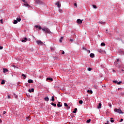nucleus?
Segmentation results:
<instances>
[{
  "instance_id": "nucleus-1",
  "label": "nucleus",
  "mask_w": 124,
  "mask_h": 124,
  "mask_svg": "<svg viewBox=\"0 0 124 124\" xmlns=\"http://www.w3.org/2000/svg\"><path fill=\"white\" fill-rule=\"evenodd\" d=\"M42 31H45V32L47 33H51V31H50V30L48 28H43Z\"/></svg>"
},
{
  "instance_id": "nucleus-2",
  "label": "nucleus",
  "mask_w": 124,
  "mask_h": 124,
  "mask_svg": "<svg viewBox=\"0 0 124 124\" xmlns=\"http://www.w3.org/2000/svg\"><path fill=\"white\" fill-rule=\"evenodd\" d=\"M114 112H116L119 114H124V112L120 109L115 108Z\"/></svg>"
},
{
  "instance_id": "nucleus-3",
  "label": "nucleus",
  "mask_w": 124,
  "mask_h": 124,
  "mask_svg": "<svg viewBox=\"0 0 124 124\" xmlns=\"http://www.w3.org/2000/svg\"><path fill=\"white\" fill-rule=\"evenodd\" d=\"M36 43L38 44V45H43V42L40 40H37L36 41Z\"/></svg>"
},
{
  "instance_id": "nucleus-4",
  "label": "nucleus",
  "mask_w": 124,
  "mask_h": 124,
  "mask_svg": "<svg viewBox=\"0 0 124 124\" xmlns=\"http://www.w3.org/2000/svg\"><path fill=\"white\" fill-rule=\"evenodd\" d=\"M82 22H83V20L78 19L77 20V23H78V24H82Z\"/></svg>"
},
{
  "instance_id": "nucleus-5",
  "label": "nucleus",
  "mask_w": 124,
  "mask_h": 124,
  "mask_svg": "<svg viewBox=\"0 0 124 124\" xmlns=\"http://www.w3.org/2000/svg\"><path fill=\"white\" fill-rule=\"evenodd\" d=\"M35 3L37 4H41V3H42V2L40 0H36Z\"/></svg>"
},
{
  "instance_id": "nucleus-6",
  "label": "nucleus",
  "mask_w": 124,
  "mask_h": 124,
  "mask_svg": "<svg viewBox=\"0 0 124 124\" xmlns=\"http://www.w3.org/2000/svg\"><path fill=\"white\" fill-rule=\"evenodd\" d=\"M56 5H57L58 7H59V8L60 7H61V6H62L61 4L60 3V1H58L57 3H56Z\"/></svg>"
},
{
  "instance_id": "nucleus-7",
  "label": "nucleus",
  "mask_w": 124,
  "mask_h": 124,
  "mask_svg": "<svg viewBox=\"0 0 124 124\" xmlns=\"http://www.w3.org/2000/svg\"><path fill=\"white\" fill-rule=\"evenodd\" d=\"M24 5L25 6H26L27 7H30L31 6L30 5V4H28V2H25V4H24Z\"/></svg>"
},
{
  "instance_id": "nucleus-8",
  "label": "nucleus",
  "mask_w": 124,
  "mask_h": 124,
  "mask_svg": "<svg viewBox=\"0 0 124 124\" xmlns=\"http://www.w3.org/2000/svg\"><path fill=\"white\" fill-rule=\"evenodd\" d=\"M3 73H6V72H8V70L6 68H3Z\"/></svg>"
},
{
  "instance_id": "nucleus-9",
  "label": "nucleus",
  "mask_w": 124,
  "mask_h": 124,
  "mask_svg": "<svg viewBox=\"0 0 124 124\" xmlns=\"http://www.w3.org/2000/svg\"><path fill=\"white\" fill-rule=\"evenodd\" d=\"M22 42H27L28 41V38H25L24 39L21 40Z\"/></svg>"
},
{
  "instance_id": "nucleus-10",
  "label": "nucleus",
  "mask_w": 124,
  "mask_h": 124,
  "mask_svg": "<svg viewBox=\"0 0 124 124\" xmlns=\"http://www.w3.org/2000/svg\"><path fill=\"white\" fill-rule=\"evenodd\" d=\"M29 93H33V92H34V89L33 88H32L31 90V89H29Z\"/></svg>"
},
{
  "instance_id": "nucleus-11",
  "label": "nucleus",
  "mask_w": 124,
  "mask_h": 124,
  "mask_svg": "<svg viewBox=\"0 0 124 124\" xmlns=\"http://www.w3.org/2000/svg\"><path fill=\"white\" fill-rule=\"evenodd\" d=\"M16 20L18 21V22H21V17H20V16H18L16 18Z\"/></svg>"
},
{
  "instance_id": "nucleus-12",
  "label": "nucleus",
  "mask_w": 124,
  "mask_h": 124,
  "mask_svg": "<svg viewBox=\"0 0 124 124\" xmlns=\"http://www.w3.org/2000/svg\"><path fill=\"white\" fill-rule=\"evenodd\" d=\"M98 23L99 24H101V25H104V24H105V22L102 21H100Z\"/></svg>"
},
{
  "instance_id": "nucleus-13",
  "label": "nucleus",
  "mask_w": 124,
  "mask_h": 124,
  "mask_svg": "<svg viewBox=\"0 0 124 124\" xmlns=\"http://www.w3.org/2000/svg\"><path fill=\"white\" fill-rule=\"evenodd\" d=\"M47 80H49V81H53V78H47L46 79V81H47Z\"/></svg>"
},
{
  "instance_id": "nucleus-14",
  "label": "nucleus",
  "mask_w": 124,
  "mask_h": 124,
  "mask_svg": "<svg viewBox=\"0 0 124 124\" xmlns=\"http://www.w3.org/2000/svg\"><path fill=\"white\" fill-rule=\"evenodd\" d=\"M90 57L91 58H94V54L93 53H91L90 54Z\"/></svg>"
},
{
  "instance_id": "nucleus-15",
  "label": "nucleus",
  "mask_w": 124,
  "mask_h": 124,
  "mask_svg": "<svg viewBox=\"0 0 124 124\" xmlns=\"http://www.w3.org/2000/svg\"><path fill=\"white\" fill-rule=\"evenodd\" d=\"M28 83H33V80H32V79H29L28 80Z\"/></svg>"
},
{
  "instance_id": "nucleus-16",
  "label": "nucleus",
  "mask_w": 124,
  "mask_h": 124,
  "mask_svg": "<svg viewBox=\"0 0 124 124\" xmlns=\"http://www.w3.org/2000/svg\"><path fill=\"white\" fill-rule=\"evenodd\" d=\"M60 103H61L60 102H58V104H57L58 107L61 108L62 106V105H60Z\"/></svg>"
},
{
  "instance_id": "nucleus-17",
  "label": "nucleus",
  "mask_w": 124,
  "mask_h": 124,
  "mask_svg": "<svg viewBox=\"0 0 124 124\" xmlns=\"http://www.w3.org/2000/svg\"><path fill=\"white\" fill-rule=\"evenodd\" d=\"M45 101H49V98L48 97H46L44 98Z\"/></svg>"
},
{
  "instance_id": "nucleus-18",
  "label": "nucleus",
  "mask_w": 124,
  "mask_h": 124,
  "mask_svg": "<svg viewBox=\"0 0 124 124\" xmlns=\"http://www.w3.org/2000/svg\"><path fill=\"white\" fill-rule=\"evenodd\" d=\"M51 104L52 105V106H54V107H57V105L54 103H51Z\"/></svg>"
},
{
  "instance_id": "nucleus-19",
  "label": "nucleus",
  "mask_w": 124,
  "mask_h": 124,
  "mask_svg": "<svg viewBox=\"0 0 124 124\" xmlns=\"http://www.w3.org/2000/svg\"><path fill=\"white\" fill-rule=\"evenodd\" d=\"M18 23V21H17V20H14L13 24H14L15 25L17 24Z\"/></svg>"
},
{
  "instance_id": "nucleus-20",
  "label": "nucleus",
  "mask_w": 124,
  "mask_h": 124,
  "mask_svg": "<svg viewBox=\"0 0 124 124\" xmlns=\"http://www.w3.org/2000/svg\"><path fill=\"white\" fill-rule=\"evenodd\" d=\"M77 111V108H75L74 109V110L73 111V113H74V114H75Z\"/></svg>"
},
{
  "instance_id": "nucleus-21",
  "label": "nucleus",
  "mask_w": 124,
  "mask_h": 124,
  "mask_svg": "<svg viewBox=\"0 0 124 124\" xmlns=\"http://www.w3.org/2000/svg\"><path fill=\"white\" fill-rule=\"evenodd\" d=\"M100 108H101V103H99V105L98 106V109H100Z\"/></svg>"
},
{
  "instance_id": "nucleus-22",
  "label": "nucleus",
  "mask_w": 124,
  "mask_h": 124,
  "mask_svg": "<svg viewBox=\"0 0 124 124\" xmlns=\"http://www.w3.org/2000/svg\"><path fill=\"white\" fill-rule=\"evenodd\" d=\"M87 93H93V91L92 90H88Z\"/></svg>"
},
{
  "instance_id": "nucleus-23",
  "label": "nucleus",
  "mask_w": 124,
  "mask_h": 124,
  "mask_svg": "<svg viewBox=\"0 0 124 124\" xmlns=\"http://www.w3.org/2000/svg\"><path fill=\"white\" fill-rule=\"evenodd\" d=\"M1 84L2 85H3V84H5V81H4V80H2V81L1 82Z\"/></svg>"
},
{
  "instance_id": "nucleus-24",
  "label": "nucleus",
  "mask_w": 124,
  "mask_h": 124,
  "mask_svg": "<svg viewBox=\"0 0 124 124\" xmlns=\"http://www.w3.org/2000/svg\"><path fill=\"white\" fill-rule=\"evenodd\" d=\"M51 101H55V98H54V96H52L51 97Z\"/></svg>"
},
{
  "instance_id": "nucleus-25",
  "label": "nucleus",
  "mask_w": 124,
  "mask_h": 124,
  "mask_svg": "<svg viewBox=\"0 0 124 124\" xmlns=\"http://www.w3.org/2000/svg\"><path fill=\"white\" fill-rule=\"evenodd\" d=\"M22 76H23V77H24V79H25V78H27V77L26 76V75H25V74H23L22 75Z\"/></svg>"
},
{
  "instance_id": "nucleus-26",
  "label": "nucleus",
  "mask_w": 124,
  "mask_h": 124,
  "mask_svg": "<svg viewBox=\"0 0 124 124\" xmlns=\"http://www.w3.org/2000/svg\"><path fill=\"white\" fill-rule=\"evenodd\" d=\"M62 39H63V37H62L60 39V42H62Z\"/></svg>"
},
{
  "instance_id": "nucleus-27",
  "label": "nucleus",
  "mask_w": 124,
  "mask_h": 124,
  "mask_svg": "<svg viewBox=\"0 0 124 124\" xmlns=\"http://www.w3.org/2000/svg\"><path fill=\"white\" fill-rule=\"evenodd\" d=\"M78 102L79 104H83V100H79Z\"/></svg>"
},
{
  "instance_id": "nucleus-28",
  "label": "nucleus",
  "mask_w": 124,
  "mask_h": 124,
  "mask_svg": "<svg viewBox=\"0 0 124 124\" xmlns=\"http://www.w3.org/2000/svg\"><path fill=\"white\" fill-rule=\"evenodd\" d=\"M64 105L65 107H68V105H67V104L66 103H65L64 104Z\"/></svg>"
},
{
  "instance_id": "nucleus-29",
  "label": "nucleus",
  "mask_w": 124,
  "mask_h": 124,
  "mask_svg": "<svg viewBox=\"0 0 124 124\" xmlns=\"http://www.w3.org/2000/svg\"><path fill=\"white\" fill-rule=\"evenodd\" d=\"M101 46H105V43H102L101 44Z\"/></svg>"
},
{
  "instance_id": "nucleus-30",
  "label": "nucleus",
  "mask_w": 124,
  "mask_h": 124,
  "mask_svg": "<svg viewBox=\"0 0 124 124\" xmlns=\"http://www.w3.org/2000/svg\"><path fill=\"white\" fill-rule=\"evenodd\" d=\"M50 50L51 51H54V50H55V48H54L53 47H50Z\"/></svg>"
},
{
  "instance_id": "nucleus-31",
  "label": "nucleus",
  "mask_w": 124,
  "mask_h": 124,
  "mask_svg": "<svg viewBox=\"0 0 124 124\" xmlns=\"http://www.w3.org/2000/svg\"><path fill=\"white\" fill-rule=\"evenodd\" d=\"M26 121H30V117H26Z\"/></svg>"
},
{
  "instance_id": "nucleus-32",
  "label": "nucleus",
  "mask_w": 124,
  "mask_h": 124,
  "mask_svg": "<svg viewBox=\"0 0 124 124\" xmlns=\"http://www.w3.org/2000/svg\"><path fill=\"white\" fill-rule=\"evenodd\" d=\"M86 123H91V119L88 120L86 121Z\"/></svg>"
},
{
  "instance_id": "nucleus-33",
  "label": "nucleus",
  "mask_w": 124,
  "mask_h": 124,
  "mask_svg": "<svg viewBox=\"0 0 124 124\" xmlns=\"http://www.w3.org/2000/svg\"><path fill=\"white\" fill-rule=\"evenodd\" d=\"M93 8H95V9H96V5H93Z\"/></svg>"
},
{
  "instance_id": "nucleus-34",
  "label": "nucleus",
  "mask_w": 124,
  "mask_h": 124,
  "mask_svg": "<svg viewBox=\"0 0 124 124\" xmlns=\"http://www.w3.org/2000/svg\"><path fill=\"white\" fill-rule=\"evenodd\" d=\"M113 82L118 84V81L117 80H113Z\"/></svg>"
},
{
  "instance_id": "nucleus-35",
  "label": "nucleus",
  "mask_w": 124,
  "mask_h": 124,
  "mask_svg": "<svg viewBox=\"0 0 124 124\" xmlns=\"http://www.w3.org/2000/svg\"><path fill=\"white\" fill-rule=\"evenodd\" d=\"M59 11L60 13H62V10L61 9H59Z\"/></svg>"
},
{
  "instance_id": "nucleus-36",
  "label": "nucleus",
  "mask_w": 124,
  "mask_h": 124,
  "mask_svg": "<svg viewBox=\"0 0 124 124\" xmlns=\"http://www.w3.org/2000/svg\"><path fill=\"white\" fill-rule=\"evenodd\" d=\"M88 71H91L92 70V68H88Z\"/></svg>"
},
{
  "instance_id": "nucleus-37",
  "label": "nucleus",
  "mask_w": 124,
  "mask_h": 124,
  "mask_svg": "<svg viewBox=\"0 0 124 124\" xmlns=\"http://www.w3.org/2000/svg\"><path fill=\"white\" fill-rule=\"evenodd\" d=\"M121 83H122V81L117 82V84L118 85H120V84H121Z\"/></svg>"
},
{
  "instance_id": "nucleus-38",
  "label": "nucleus",
  "mask_w": 124,
  "mask_h": 124,
  "mask_svg": "<svg viewBox=\"0 0 124 124\" xmlns=\"http://www.w3.org/2000/svg\"><path fill=\"white\" fill-rule=\"evenodd\" d=\"M22 0V1H23V2H24L25 3L26 2H27V1H26V0Z\"/></svg>"
},
{
  "instance_id": "nucleus-39",
  "label": "nucleus",
  "mask_w": 124,
  "mask_h": 124,
  "mask_svg": "<svg viewBox=\"0 0 124 124\" xmlns=\"http://www.w3.org/2000/svg\"><path fill=\"white\" fill-rule=\"evenodd\" d=\"M12 66H13V67H14V68H16V66H15V65H12Z\"/></svg>"
},
{
  "instance_id": "nucleus-40",
  "label": "nucleus",
  "mask_w": 124,
  "mask_h": 124,
  "mask_svg": "<svg viewBox=\"0 0 124 124\" xmlns=\"http://www.w3.org/2000/svg\"><path fill=\"white\" fill-rule=\"evenodd\" d=\"M7 97L8 99H10L11 97L10 96V95H8Z\"/></svg>"
},
{
  "instance_id": "nucleus-41",
  "label": "nucleus",
  "mask_w": 124,
  "mask_h": 124,
  "mask_svg": "<svg viewBox=\"0 0 124 124\" xmlns=\"http://www.w3.org/2000/svg\"><path fill=\"white\" fill-rule=\"evenodd\" d=\"M74 5H75V6H76V7H77V3H75Z\"/></svg>"
},
{
  "instance_id": "nucleus-42",
  "label": "nucleus",
  "mask_w": 124,
  "mask_h": 124,
  "mask_svg": "<svg viewBox=\"0 0 124 124\" xmlns=\"http://www.w3.org/2000/svg\"><path fill=\"white\" fill-rule=\"evenodd\" d=\"M0 23H1V24H3V22H2V19H1V20H0Z\"/></svg>"
},
{
  "instance_id": "nucleus-43",
  "label": "nucleus",
  "mask_w": 124,
  "mask_h": 124,
  "mask_svg": "<svg viewBox=\"0 0 124 124\" xmlns=\"http://www.w3.org/2000/svg\"><path fill=\"white\" fill-rule=\"evenodd\" d=\"M2 49H3V47L0 46V50H2Z\"/></svg>"
},
{
  "instance_id": "nucleus-44",
  "label": "nucleus",
  "mask_w": 124,
  "mask_h": 124,
  "mask_svg": "<svg viewBox=\"0 0 124 124\" xmlns=\"http://www.w3.org/2000/svg\"><path fill=\"white\" fill-rule=\"evenodd\" d=\"M110 122H111V123H114V122H115V121L113 120H111Z\"/></svg>"
},
{
  "instance_id": "nucleus-45",
  "label": "nucleus",
  "mask_w": 124,
  "mask_h": 124,
  "mask_svg": "<svg viewBox=\"0 0 124 124\" xmlns=\"http://www.w3.org/2000/svg\"><path fill=\"white\" fill-rule=\"evenodd\" d=\"M38 28H39V30H41V29H42L41 26H39Z\"/></svg>"
},
{
  "instance_id": "nucleus-46",
  "label": "nucleus",
  "mask_w": 124,
  "mask_h": 124,
  "mask_svg": "<svg viewBox=\"0 0 124 124\" xmlns=\"http://www.w3.org/2000/svg\"><path fill=\"white\" fill-rule=\"evenodd\" d=\"M39 27V26H38V25H36L35 26V28H38V27Z\"/></svg>"
},
{
  "instance_id": "nucleus-47",
  "label": "nucleus",
  "mask_w": 124,
  "mask_h": 124,
  "mask_svg": "<svg viewBox=\"0 0 124 124\" xmlns=\"http://www.w3.org/2000/svg\"><path fill=\"white\" fill-rule=\"evenodd\" d=\"M70 40V41H71V42H73V41H74L73 39H71Z\"/></svg>"
},
{
  "instance_id": "nucleus-48",
  "label": "nucleus",
  "mask_w": 124,
  "mask_h": 124,
  "mask_svg": "<svg viewBox=\"0 0 124 124\" xmlns=\"http://www.w3.org/2000/svg\"><path fill=\"white\" fill-rule=\"evenodd\" d=\"M5 113H6V112H5V111H4L3 112V115H4L5 114Z\"/></svg>"
},
{
  "instance_id": "nucleus-49",
  "label": "nucleus",
  "mask_w": 124,
  "mask_h": 124,
  "mask_svg": "<svg viewBox=\"0 0 124 124\" xmlns=\"http://www.w3.org/2000/svg\"><path fill=\"white\" fill-rule=\"evenodd\" d=\"M123 121H124V119H121V120H120V123H122V122H123Z\"/></svg>"
},
{
  "instance_id": "nucleus-50",
  "label": "nucleus",
  "mask_w": 124,
  "mask_h": 124,
  "mask_svg": "<svg viewBox=\"0 0 124 124\" xmlns=\"http://www.w3.org/2000/svg\"><path fill=\"white\" fill-rule=\"evenodd\" d=\"M99 52L100 53H101V52H102V50L100 49V50H99Z\"/></svg>"
},
{
  "instance_id": "nucleus-51",
  "label": "nucleus",
  "mask_w": 124,
  "mask_h": 124,
  "mask_svg": "<svg viewBox=\"0 0 124 124\" xmlns=\"http://www.w3.org/2000/svg\"><path fill=\"white\" fill-rule=\"evenodd\" d=\"M88 53L90 54V53H91V51L90 50H88Z\"/></svg>"
},
{
  "instance_id": "nucleus-52",
  "label": "nucleus",
  "mask_w": 124,
  "mask_h": 124,
  "mask_svg": "<svg viewBox=\"0 0 124 124\" xmlns=\"http://www.w3.org/2000/svg\"><path fill=\"white\" fill-rule=\"evenodd\" d=\"M62 54H64V51H62Z\"/></svg>"
},
{
  "instance_id": "nucleus-53",
  "label": "nucleus",
  "mask_w": 124,
  "mask_h": 124,
  "mask_svg": "<svg viewBox=\"0 0 124 124\" xmlns=\"http://www.w3.org/2000/svg\"><path fill=\"white\" fill-rule=\"evenodd\" d=\"M119 59H117V62H119Z\"/></svg>"
},
{
  "instance_id": "nucleus-54",
  "label": "nucleus",
  "mask_w": 124,
  "mask_h": 124,
  "mask_svg": "<svg viewBox=\"0 0 124 124\" xmlns=\"http://www.w3.org/2000/svg\"><path fill=\"white\" fill-rule=\"evenodd\" d=\"M109 107H112V105H109Z\"/></svg>"
},
{
  "instance_id": "nucleus-55",
  "label": "nucleus",
  "mask_w": 124,
  "mask_h": 124,
  "mask_svg": "<svg viewBox=\"0 0 124 124\" xmlns=\"http://www.w3.org/2000/svg\"><path fill=\"white\" fill-rule=\"evenodd\" d=\"M2 122L1 120L0 119V123H1Z\"/></svg>"
},
{
  "instance_id": "nucleus-56",
  "label": "nucleus",
  "mask_w": 124,
  "mask_h": 124,
  "mask_svg": "<svg viewBox=\"0 0 124 124\" xmlns=\"http://www.w3.org/2000/svg\"><path fill=\"white\" fill-rule=\"evenodd\" d=\"M17 97H18V96H17V95L16 96V98H17Z\"/></svg>"
},
{
  "instance_id": "nucleus-57",
  "label": "nucleus",
  "mask_w": 124,
  "mask_h": 124,
  "mask_svg": "<svg viewBox=\"0 0 124 124\" xmlns=\"http://www.w3.org/2000/svg\"><path fill=\"white\" fill-rule=\"evenodd\" d=\"M120 90H121V88H118V91H119Z\"/></svg>"
},
{
  "instance_id": "nucleus-58",
  "label": "nucleus",
  "mask_w": 124,
  "mask_h": 124,
  "mask_svg": "<svg viewBox=\"0 0 124 124\" xmlns=\"http://www.w3.org/2000/svg\"><path fill=\"white\" fill-rule=\"evenodd\" d=\"M109 121H107L108 124H109Z\"/></svg>"
},
{
  "instance_id": "nucleus-59",
  "label": "nucleus",
  "mask_w": 124,
  "mask_h": 124,
  "mask_svg": "<svg viewBox=\"0 0 124 124\" xmlns=\"http://www.w3.org/2000/svg\"><path fill=\"white\" fill-rule=\"evenodd\" d=\"M105 124H108V123H105Z\"/></svg>"
},
{
  "instance_id": "nucleus-60",
  "label": "nucleus",
  "mask_w": 124,
  "mask_h": 124,
  "mask_svg": "<svg viewBox=\"0 0 124 124\" xmlns=\"http://www.w3.org/2000/svg\"><path fill=\"white\" fill-rule=\"evenodd\" d=\"M122 71H124V70H122Z\"/></svg>"
}]
</instances>
